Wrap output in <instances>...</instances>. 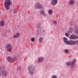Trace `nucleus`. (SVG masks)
Listing matches in <instances>:
<instances>
[{
	"label": "nucleus",
	"instance_id": "nucleus-1",
	"mask_svg": "<svg viewBox=\"0 0 78 78\" xmlns=\"http://www.w3.org/2000/svg\"><path fill=\"white\" fill-rule=\"evenodd\" d=\"M12 5L11 0H5L4 6L6 10H9L10 9V6Z\"/></svg>",
	"mask_w": 78,
	"mask_h": 78
},
{
	"label": "nucleus",
	"instance_id": "nucleus-2",
	"mask_svg": "<svg viewBox=\"0 0 78 78\" xmlns=\"http://www.w3.org/2000/svg\"><path fill=\"white\" fill-rule=\"evenodd\" d=\"M28 70L30 75H33L34 73V66L32 64L30 65L28 67Z\"/></svg>",
	"mask_w": 78,
	"mask_h": 78
},
{
	"label": "nucleus",
	"instance_id": "nucleus-3",
	"mask_svg": "<svg viewBox=\"0 0 78 78\" xmlns=\"http://www.w3.org/2000/svg\"><path fill=\"white\" fill-rule=\"evenodd\" d=\"M35 8V9H42V10H44V7H42V4H40L39 2H36L34 5Z\"/></svg>",
	"mask_w": 78,
	"mask_h": 78
},
{
	"label": "nucleus",
	"instance_id": "nucleus-4",
	"mask_svg": "<svg viewBox=\"0 0 78 78\" xmlns=\"http://www.w3.org/2000/svg\"><path fill=\"white\" fill-rule=\"evenodd\" d=\"M7 51L11 53L12 52V45L10 44H7L5 47Z\"/></svg>",
	"mask_w": 78,
	"mask_h": 78
},
{
	"label": "nucleus",
	"instance_id": "nucleus-5",
	"mask_svg": "<svg viewBox=\"0 0 78 78\" xmlns=\"http://www.w3.org/2000/svg\"><path fill=\"white\" fill-rule=\"evenodd\" d=\"M7 60L9 62H11V63L14 62V59L11 57L9 56L7 57Z\"/></svg>",
	"mask_w": 78,
	"mask_h": 78
},
{
	"label": "nucleus",
	"instance_id": "nucleus-6",
	"mask_svg": "<svg viewBox=\"0 0 78 78\" xmlns=\"http://www.w3.org/2000/svg\"><path fill=\"white\" fill-rule=\"evenodd\" d=\"M67 42V45H75V41H68Z\"/></svg>",
	"mask_w": 78,
	"mask_h": 78
},
{
	"label": "nucleus",
	"instance_id": "nucleus-7",
	"mask_svg": "<svg viewBox=\"0 0 78 78\" xmlns=\"http://www.w3.org/2000/svg\"><path fill=\"white\" fill-rule=\"evenodd\" d=\"M2 75L3 76H8V71L5 70L2 71Z\"/></svg>",
	"mask_w": 78,
	"mask_h": 78
},
{
	"label": "nucleus",
	"instance_id": "nucleus-8",
	"mask_svg": "<svg viewBox=\"0 0 78 78\" xmlns=\"http://www.w3.org/2000/svg\"><path fill=\"white\" fill-rule=\"evenodd\" d=\"M70 38L71 39H78V36L75 34L71 35L70 37Z\"/></svg>",
	"mask_w": 78,
	"mask_h": 78
},
{
	"label": "nucleus",
	"instance_id": "nucleus-9",
	"mask_svg": "<svg viewBox=\"0 0 78 78\" xmlns=\"http://www.w3.org/2000/svg\"><path fill=\"white\" fill-rule=\"evenodd\" d=\"M38 32L39 34H41L42 36H44L45 35V31H43V30L41 29V30H38Z\"/></svg>",
	"mask_w": 78,
	"mask_h": 78
},
{
	"label": "nucleus",
	"instance_id": "nucleus-10",
	"mask_svg": "<svg viewBox=\"0 0 78 78\" xmlns=\"http://www.w3.org/2000/svg\"><path fill=\"white\" fill-rule=\"evenodd\" d=\"M58 3V0H51V5L52 6L55 5L57 4Z\"/></svg>",
	"mask_w": 78,
	"mask_h": 78
},
{
	"label": "nucleus",
	"instance_id": "nucleus-11",
	"mask_svg": "<svg viewBox=\"0 0 78 78\" xmlns=\"http://www.w3.org/2000/svg\"><path fill=\"white\" fill-rule=\"evenodd\" d=\"M44 61V58L43 57H39L37 60V62L39 63H41Z\"/></svg>",
	"mask_w": 78,
	"mask_h": 78
},
{
	"label": "nucleus",
	"instance_id": "nucleus-12",
	"mask_svg": "<svg viewBox=\"0 0 78 78\" xmlns=\"http://www.w3.org/2000/svg\"><path fill=\"white\" fill-rule=\"evenodd\" d=\"M63 40L64 43L67 44L68 43L67 42H68L67 38L66 37H64L63 38Z\"/></svg>",
	"mask_w": 78,
	"mask_h": 78
},
{
	"label": "nucleus",
	"instance_id": "nucleus-13",
	"mask_svg": "<svg viewBox=\"0 0 78 78\" xmlns=\"http://www.w3.org/2000/svg\"><path fill=\"white\" fill-rule=\"evenodd\" d=\"M37 27L38 30H43L42 28V27H41V25L38 24L37 26Z\"/></svg>",
	"mask_w": 78,
	"mask_h": 78
},
{
	"label": "nucleus",
	"instance_id": "nucleus-14",
	"mask_svg": "<svg viewBox=\"0 0 78 78\" xmlns=\"http://www.w3.org/2000/svg\"><path fill=\"white\" fill-rule=\"evenodd\" d=\"M70 30H69V31H70L71 32H69V34H71V32H72V31H73V30H74V27H71L70 28Z\"/></svg>",
	"mask_w": 78,
	"mask_h": 78
},
{
	"label": "nucleus",
	"instance_id": "nucleus-15",
	"mask_svg": "<svg viewBox=\"0 0 78 78\" xmlns=\"http://www.w3.org/2000/svg\"><path fill=\"white\" fill-rule=\"evenodd\" d=\"M5 67L3 66L0 67V72H2V71L3 70H5Z\"/></svg>",
	"mask_w": 78,
	"mask_h": 78
},
{
	"label": "nucleus",
	"instance_id": "nucleus-16",
	"mask_svg": "<svg viewBox=\"0 0 78 78\" xmlns=\"http://www.w3.org/2000/svg\"><path fill=\"white\" fill-rule=\"evenodd\" d=\"M4 25V21H1L0 23V26H1V27H3Z\"/></svg>",
	"mask_w": 78,
	"mask_h": 78
},
{
	"label": "nucleus",
	"instance_id": "nucleus-17",
	"mask_svg": "<svg viewBox=\"0 0 78 78\" xmlns=\"http://www.w3.org/2000/svg\"><path fill=\"white\" fill-rule=\"evenodd\" d=\"M41 14H42V15H43V16L44 17H45L46 16V14H45V13L44 12V11H42L41 12Z\"/></svg>",
	"mask_w": 78,
	"mask_h": 78
},
{
	"label": "nucleus",
	"instance_id": "nucleus-18",
	"mask_svg": "<svg viewBox=\"0 0 78 78\" xmlns=\"http://www.w3.org/2000/svg\"><path fill=\"white\" fill-rule=\"evenodd\" d=\"M74 1L72 0H71L69 2V4L71 5H73L74 4Z\"/></svg>",
	"mask_w": 78,
	"mask_h": 78
},
{
	"label": "nucleus",
	"instance_id": "nucleus-19",
	"mask_svg": "<svg viewBox=\"0 0 78 78\" xmlns=\"http://www.w3.org/2000/svg\"><path fill=\"white\" fill-rule=\"evenodd\" d=\"M42 41H43V38L41 37L39 39V42L40 43H41L42 42Z\"/></svg>",
	"mask_w": 78,
	"mask_h": 78
},
{
	"label": "nucleus",
	"instance_id": "nucleus-20",
	"mask_svg": "<svg viewBox=\"0 0 78 78\" xmlns=\"http://www.w3.org/2000/svg\"><path fill=\"white\" fill-rule=\"evenodd\" d=\"M53 11L51 9H49L48 10V13L49 14H51Z\"/></svg>",
	"mask_w": 78,
	"mask_h": 78
},
{
	"label": "nucleus",
	"instance_id": "nucleus-21",
	"mask_svg": "<svg viewBox=\"0 0 78 78\" xmlns=\"http://www.w3.org/2000/svg\"><path fill=\"white\" fill-rule=\"evenodd\" d=\"M65 35L67 37H69V33H66L65 34Z\"/></svg>",
	"mask_w": 78,
	"mask_h": 78
},
{
	"label": "nucleus",
	"instance_id": "nucleus-22",
	"mask_svg": "<svg viewBox=\"0 0 78 78\" xmlns=\"http://www.w3.org/2000/svg\"><path fill=\"white\" fill-rule=\"evenodd\" d=\"M69 63L71 66H72L73 65V64H74V63H73L72 62H69Z\"/></svg>",
	"mask_w": 78,
	"mask_h": 78
},
{
	"label": "nucleus",
	"instance_id": "nucleus-23",
	"mask_svg": "<svg viewBox=\"0 0 78 78\" xmlns=\"http://www.w3.org/2000/svg\"><path fill=\"white\" fill-rule=\"evenodd\" d=\"M16 35L17 37H19V36H20V34H19V33H17Z\"/></svg>",
	"mask_w": 78,
	"mask_h": 78
},
{
	"label": "nucleus",
	"instance_id": "nucleus-24",
	"mask_svg": "<svg viewBox=\"0 0 78 78\" xmlns=\"http://www.w3.org/2000/svg\"><path fill=\"white\" fill-rule=\"evenodd\" d=\"M52 78H57V76L55 75H53L52 76Z\"/></svg>",
	"mask_w": 78,
	"mask_h": 78
},
{
	"label": "nucleus",
	"instance_id": "nucleus-25",
	"mask_svg": "<svg viewBox=\"0 0 78 78\" xmlns=\"http://www.w3.org/2000/svg\"><path fill=\"white\" fill-rule=\"evenodd\" d=\"M19 58V56H18L17 55H15L14 56V58L15 59H17V58Z\"/></svg>",
	"mask_w": 78,
	"mask_h": 78
},
{
	"label": "nucleus",
	"instance_id": "nucleus-26",
	"mask_svg": "<svg viewBox=\"0 0 78 78\" xmlns=\"http://www.w3.org/2000/svg\"><path fill=\"white\" fill-rule=\"evenodd\" d=\"M65 53H67L69 52V50H68L67 49H66L65 50Z\"/></svg>",
	"mask_w": 78,
	"mask_h": 78
},
{
	"label": "nucleus",
	"instance_id": "nucleus-27",
	"mask_svg": "<svg viewBox=\"0 0 78 78\" xmlns=\"http://www.w3.org/2000/svg\"><path fill=\"white\" fill-rule=\"evenodd\" d=\"M13 12L14 14H16V12H17V11H16V9H14L13 10Z\"/></svg>",
	"mask_w": 78,
	"mask_h": 78
},
{
	"label": "nucleus",
	"instance_id": "nucleus-28",
	"mask_svg": "<svg viewBox=\"0 0 78 78\" xmlns=\"http://www.w3.org/2000/svg\"><path fill=\"white\" fill-rule=\"evenodd\" d=\"M53 23L55 25H56V23H57L56 21H55V20L53 21Z\"/></svg>",
	"mask_w": 78,
	"mask_h": 78
},
{
	"label": "nucleus",
	"instance_id": "nucleus-29",
	"mask_svg": "<svg viewBox=\"0 0 78 78\" xmlns=\"http://www.w3.org/2000/svg\"><path fill=\"white\" fill-rule=\"evenodd\" d=\"M76 59L75 58H74L73 60V62H74V64H75V62H76Z\"/></svg>",
	"mask_w": 78,
	"mask_h": 78
},
{
	"label": "nucleus",
	"instance_id": "nucleus-30",
	"mask_svg": "<svg viewBox=\"0 0 78 78\" xmlns=\"http://www.w3.org/2000/svg\"><path fill=\"white\" fill-rule=\"evenodd\" d=\"M70 62H68L66 64V65L67 66H70Z\"/></svg>",
	"mask_w": 78,
	"mask_h": 78
},
{
	"label": "nucleus",
	"instance_id": "nucleus-31",
	"mask_svg": "<svg viewBox=\"0 0 78 78\" xmlns=\"http://www.w3.org/2000/svg\"><path fill=\"white\" fill-rule=\"evenodd\" d=\"M31 41L32 42H34V38H32L31 39Z\"/></svg>",
	"mask_w": 78,
	"mask_h": 78
},
{
	"label": "nucleus",
	"instance_id": "nucleus-32",
	"mask_svg": "<svg viewBox=\"0 0 78 78\" xmlns=\"http://www.w3.org/2000/svg\"><path fill=\"white\" fill-rule=\"evenodd\" d=\"M18 69L19 70H20L21 69V67H20V66H18Z\"/></svg>",
	"mask_w": 78,
	"mask_h": 78
},
{
	"label": "nucleus",
	"instance_id": "nucleus-33",
	"mask_svg": "<svg viewBox=\"0 0 78 78\" xmlns=\"http://www.w3.org/2000/svg\"><path fill=\"white\" fill-rule=\"evenodd\" d=\"M13 38H17V37H18L16 35H15L13 36Z\"/></svg>",
	"mask_w": 78,
	"mask_h": 78
},
{
	"label": "nucleus",
	"instance_id": "nucleus-34",
	"mask_svg": "<svg viewBox=\"0 0 78 78\" xmlns=\"http://www.w3.org/2000/svg\"><path fill=\"white\" fill-rule=\"evenodd\" d=\"M77 44V45H78V40L76 41H75V44Z\"/></svg>",
	"mask_w": 78,
	"mask_h": 78
},
{
	"label": "nucleus",
	"instance_id": "nucleus-35",
	"mask_svg": "<svg viewBox=\"0 0 78 78\" xmlns=\"http://www.w3.org/2000/svg\"><path fill=\"white\" fill-rule=\"evenodd\" d=\"M74 27H75V28H78V26L76 25H74Z\"/></svg>",
	"mask_w": 78,
	"mask_h": 78
},
{
	"label": "nucleus",
	"instance_id": "nucleus-36",
	"mask_svg": "<svg viewBox=\"0 0 78 78\" xmlns=\"http://www.w3.org/2000/svg\"><path fill=\"white\" fill-rule=\"evenodd\" d=\"M2 72L1 71H0V76H1L2 75Z\"/></svg>",
	"mask_w": 78,
	"mask_h": 78
},
{
	"label": "nucleus",
	"instance_id": "nucleus-37",
	"mask_svg": "<svg viewBox=\"0 0 78 78\" xmlns=\"http://www.w3.org/2000/svg\"><path fill=\"white\" fill-rule=\"evenodd\" d=\"M0 14H1V12H0Z\"/></svg>",
	"mask_w": 78,
	"mask_h": 78
}]
</instances>
